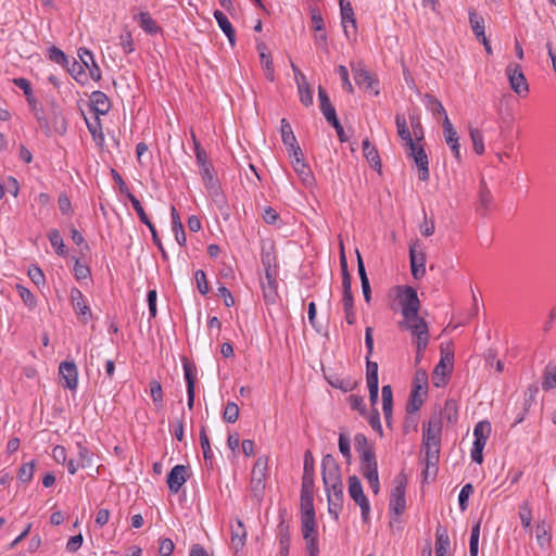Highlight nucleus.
<instances>
[{
	"label": "nucleus",
	"instance_id": "obj_1",
	"mask_svg": "<svg viewBox=\"0 0 556 556\" xmlns=\"http://www.w3.org/2000/svg\"><path fill=\"white\" fill-rule=\"evenodd\" d=\"M318 99L320 102V110H321L326 121L336 129L339 140L341 142H346L348 137H346L344 129L337 116L336 109L332 105L327 91L321 86L318 87Z\"/></svg>",
	"mask_w": 556,
	"mask_h": 556
},
{
	"label": "nucleus",
	"instance_id": "obj_2",
	"mask_svg": "<svg viewBox=\"0 0 556 556\" xmlns=\"http://www.w3.org/2000/svg\"><path fill=\"white\" fill-rule=\"evenodd\" d=\"M406 484L407 478L403 472L395 477L394 486L392 488L390 493L389 509L390 513H393L396 516L404 514L406 509Z\"/></svg>",
	"mask_w": 556,
	"mask_h": 556
},
{
	"label": "nucleus",
	"instance_id": "obj_3",
	"mask_svg": "<svg viewBox=\"0 0 556 556\" xmlns=\"http://www.w3.org/2000/svg\"><path fill=\"white\" fill-rule=\"evenodd\" d=\"M200 174L210 197L216 203L218 208L223 211L224 207L227 206V203L225 200V195L220 189V184L216 177L213 165L200 169Z\"/></svg>",
	"mask_w": 556,
	"mask_h": 556
},
{
	"label": "nucleus",
	"instance_id": "obj_4",
	"mask_svg": "<svg viewBox=\"0 0 556 556\" xmlns=\"http://www.w3.org/2000/svg\"><path fill=\"white\" fill-rule=\"evenodd\" d=\"M454 353L448 348L441 346V358L432 372V383L437 388L444 387L447 383L446 377L453 370Z\"/></svg>",
	"mask_w": 556,
	"mask_h": 556
},
{
	"label": "nucleus",
	"instance_id": "obj_5",
	"mask_svg": "<svg viewBox=\"0 0 556 556\" xmlns=\"http://www.w3.org/2000/svg\"><path fill=\"white\" fill-rule=\"evenodd\" d=\"M267 467L268 458L266 456H260L252 469L251 490L257 502H261L264 495Z\"/></svg>",
	"mask_w": 556,
	"mask_h": 556
},
{
	"label": "nucleus",
	"instance_id": "obj_6",
	"mask_svg": "<svg viewBox=\"0 0 556 556\" xmlns=\"http://www.w3.org/2000/svg\"><path fill=\"white\" fill-rule=\"evenodd\" d=\"M13 84L21 88L24 91V94L26 96L27 102L30 106V110L37 119L41 130L48 131V125L45 122V111L43 108L40 105L39 101L33 96V89L30 86V83L23 77L14 78Z\"/></svg>",
	"mask_w": 556,
	"mask_h": 556
},
{
	"label": "nucleus",
	"instance_id": "obj_7",
	"mask_svg": "<svg viewBox=\"0 0 556 556\" xmlns=\"http://www.w3.org/2000/svg\"><path fill=\"white\" fill-rule=\"evenodd\" d=\"M45 122L48 125V131L42 130L48 137L53 134L64 135L67 129L65 117L62 113L61 108L55 101L50 102L49 116L45 115Z\"/></svg>",
	"mask_w": 556,
	"mask_h": 556
},
{
	"label": "nucleus",
	"instance_id": "obj_8",
	"mask_svg": "<svg viewBox=\"0 0 556 556\" xmlns=\"http://www.w3.org/2000/svg\"><path fill=\"white\" fill-rule=\"evenodd\" d=\"M409 262L412 275L415 279H420L426 274V254L422 243L416 239L409 244Z\"/></svg>",
	"mask_w": 556,
	"mask_h": 556
},
{
	"label": "nucleus",
	"instance_id": "obj_9",
	"mask_svg": "<svg viewBox=\"0 0 556 556\" xmlns=\"http://www.w3.org/2000/svg\"><path fill=\"white\" fill-rule=\"evenodd\" d=\"M349 494L351 498L361 507L364 522L368 521L370 505L367 496L364 494L363 485L357 476L349 478Z\"/></svg>",
	"mask_w": 556,
	"mask_h": 556
},
{
	"label": "nucleus",
	"instance_id": "obj_10",
	"mask_svg": "<svg viewBox=\"0 0 556 556\" xmlns=\"http://www.w3.org/2000/svg\"><path fill=\"white\" fill-rule=\"evenodd\" d=\"M397 296L403 316L415 315L419 312L420 301L417 291L413 287H402Z\"/></svg>",
	"mask_w": 556,
	"mask_h": 556
},
{
	"label": "nucleus",
	"instance_id": "obj_11",
	"mask_svg": "<svg viewBox=\"0 0 556 556\" xmlns=\"http://www.w3.org/2000/svg\"><path fill=\"white\" fill-rule=\"evenodd\" d=\"M343 488L342 480H339L338 483L330 482L328 485H325L328 492V511L336 520L339 518V513L342 509L344 497Z\"/></svg>",
	"mask_w": 556,
	"mask_h": 556
},
{
	"label": "nucleus",
	"instance_id": "obj_12",
	"mask_svg": "<svg viewBox=\"0 0 556 556\" xmlns=\"http://www.w3.org/2000/svg\"><path fill=\"white\" fill-rule=\"evenodd\" d=\"M506 74L510 88L520 97L526 96L529 91V85L523 75L522 68L517 63H509L506 67Z\"/></svg>",
	"mask_w": 556,
	"mask_h": 556
},
{
	"label": "nucleus",
	"instance_id": "obj_13",
	"mask_svg": "<svg viewBox=\"0 0 556 556\" xmlns=\"http://www.w3.org/2000/svg\"><path fill=\"white\" fill-rule=\"evenodd\" d=\"M441 430V417L438 414H433L428 424H424L422 446H440Z\"/></svg>",
	"mask_w": 556,
	"mask_h": 556
},
{
	"label": "nucleus",
	"instance_id": "obj_14",
	"mask_svg": "<svg viewBox=\"0 0 556 556\" xmlns=\"http://www.w3.org/2000/svg\"><path fill=\"white\" fill-rule=\"evenodd\" d=\"M352 72L356 85L366 91H372L375 96L379 94V89L377 88L379 84L378 80L362 63H357L356 65L352 64Z\"/></svg>",
	"mask_w": 556,
	"mask_h": 556
},
{
	"label": "nucleus",
	"instance_id": "obj_15",
	"mask_svg": "<svg viewBox=\"0 0 556 556\" xmlns=\"http://www.w3.org/2000/svg\"><path fill=\"white\" fill-rule=\"evenodd\" d=\"M407 156L412 157L418 167V177L421 181L429 179V161L428 155L422 146L414 143L413 147H408Z\"/></svg>",
	"mask_w": 556,
	"mask_h": 556
},
{
	"label": "nucleus",
	"instance_id": "obj_16",
	"mask_svg": "<svg viewBox=\"0 0 556 556\" xmlns=\"http://www.w3.org/2000/svg\"><path fill=\"white\" fill-rule=\"evenodd\" d=\"M321 476L324 485L342 480L340 466L331 454L325 455L321 460Z\"/></svg>",
	"mask_w": 556,
	"mask_h": 556
},
{
	"label": "nucleus",
	"instance_id": "obj_17",
	"mask_svg": "<svg viewBox=\"0 0 556 556\" xmlns=\"http://www.w3.org/2000/svg\"><path fill=\"white\" fill-rule=\"evenodd\" d=\"M189 478V467L176 465L167 475V485L172 493L176 494Z\"/></svg>",
	"mask_w": 556,
	"mask_h": 556
},
{
	"label": "nucleus",
	"instance_id": "obj_18",
	"mask_svg": "<svg viewBox=\"0 0 556 556\" xmlns=\"http://www.w3.org/2000/svg\"><path fill=\"white\" fill-rule=\"evenodd\" d=\"M443 136H444V139H445V142L447 143V146L450 147V149L452 150L455 159L460 162V144H459V136L456 131V129L454 128V126L452 125L450 118L447 117V115H445V118L443 119Z\"/></svg>",
	"mask_w": 556,
	"mask_h": 556
},
{
	"label": "nucleus",
	"instance_id": "obj_19",
	"mask_svg": "<svg viewBox=\"0 0 556 556\" xmlns=\"http://www.w3.org/2000/svg\"><path fill=\"white\" fill-rule=\"evenodd\" d=\"M339 4L341 9V20L345 36L348 38L351 36L350 26L352 28V35L355 36L356 18L351 2L349 0H339Z\"/></svg>",
	"mask_w": 556,
	"mask_h": 556
},
{
	"label": "nucleus",
	"instance_id": "obj_20",
	"mask_svg": "<svg viewBox=\"0 0 556 556\" xmlns=\"http://www.w3.org/2000/svg\"><path fill=\"white\" fill-rule=\"evenodd\" d=\"M71 301H72L73 308L77 313L79 319L84 324H87L88 320L92 317V314H91L89 306L85 303L83 292L77 288H72Z\"/></svg>",
	"mask_w": 556,
	"mask_h": 556
},
{
	"label": "nucleus",
	"instance_id": "obj_21",
	"mask_svg": "<svg viewBox=\"0 0 556 556\" xmlns=\"http://www.w3.org/2000/svg\"><path fill=\"white\" fill-rule=\"evenodd\" d=\"M59 374L64 382V388L75 390L78 383L77 367L74 362H62L59 366Z\"/></svg>",
	"mask_w": 556,
	"mask_h": 556
},
{
	"label": "nucleus",
	"instance_id": "obj_22",
	"mask_svg": "<svg viewBox=\"0 0 556 556\" xmlns=\"http://www.w3.org/2000/svg\"><path fill=\"white\" fill-rule=\"evenodd\" d=\"M403 317L404 320L400 323V327L409 330L413 336L422 334V332L429 330L427 321L418 313Z\"/></svg>",
	"mask_w": 556,
	"mask_h": 556
},
{
	"label": "nucleus",
	"instance_id": "obj_23",
	"mask_svg": "<svg viewBox=\"0 0 556 556\" xmlns=\"http://www.w3.org/2000/svg\"><path fill=\"white\" fill-rule=\"evenodd\" d=\"M91 110L97 115H105L111 109V102L108 96L102 91H93L90 96Z\"/></svg>",
	"mask_w": 556,
	"mask_h": 556
},
{
	"label": "nucleus",
	"instance_id": "obj_24",
	"mask_svg": "<svg viewBox=\"0 0 556 556\" xmlns=\"http://www.w3.org/2000/svg\"><path fill=\"white\" fill-rule=\"evenodd\" d=\"M363 153L366 157L367 162L370 164V166L377 170L378 173H381V159L379 155L378 150L372 146L368 138L364 139L362 142Z\"/></svg>",
	"mask_w": 556,
	"mask_h": 556
},
{
	"label": "nucleus",
	"instance_id": "obj_25",
	"mask_svg": "<svg viewBox=\"0 0 556 556\" xmlns=\"http://www.w3.org/2000/svg\"><path fill=\"white\" fill-rule=\"evenodd\" d=\"M277 273L265 274V280H262L263 294L266 302L275 303L277 299Z\"/></svg>",
	"mask_w": 556,
	"mask_h": 556
},
{
	"label": "nucleus",
	"instance_id": "obj_26",
	"mask_svg": "<svg viewBox=\"0 0 556 556\" xmlns=\"http://www.w3.org/2000/svg\"><path fill=\"white\" fill-rule=\"evenodd\" d=\"M291 164L293 166V169L298 174L299 178L301 179L302 184L305 187H313L315 184V177L307 165L305 161H291Z\"/></svg>",
	"mask_w": 556,
	"mask_h": 556
},
{
	"label": "nucleus",
	"instance_id": "obj_27",
	"mask_svg": "<svg viewBox=\"0 0 556 556\" xmlns=\"http://www.w3.org/2000/svg\"><path fill=\"white\" fill-rule=\"evenodd\" d=\"M382 412L388 427L392 425L393 394L390 384L383 386L382 390Z\"/></svg>",
	"mask_w": 556,
	"mask_h": 556
},
{
	"label": "nucleus",
	"instance_id": "obj_28",
	"mask_svg": "<svg viewBox=\"0 0 556 556\" xmlns=\"http://www.w3.org/2000/svg\"><path fill=\"white\" fill-rule=\"evenodd\" d=\"M135 20L139 23L140 27L149 35H156L162 31V28L152 18L149 12L142 11L135 15Z\"/></svg>",
	"mask_w": 556,
	"mask_h": 556
},
{
	"label": "nucleus",
	"instance_id": "obj_29",
	"mask_svg": "<svg viewBox=\"0 0 556 556\" xmlns=\"http://www.w3.org/2000/svg\"><path fill=\"white\" fill-rule=\"evenodd\" d=\"M214 17L220 27V29L224 31V34L227 36L229 43L231 47H235L236 45V31L229 22L228 17L219 10H216L214 12Z\"/></svg>",
	"mask_w": 556,
	"mask_h": 556
},
{
	"label": "nucleus",
	"instance_id": "obj_30",
	"mask_svg": "<svg viewBox=\"0 0 556 556\" xmlns=\"http://www.w3.org/2000/svg\"><path fill=\"white\" fill-rule=\"evenodd\" d=\"M450 538L446 529L438 527L435 532V556H448Z\"/></svg>",
	"mask_w": 556,
	"mask_h": 556
},
{
	"label": "nucleus",
	"instance_id": "obj_31",
	"mask_svg": "<svg viewBox=\"0 0 556 556\" xmlns=\"http://www.w3.org/2000/svg\"><path fill=\"white\" fill-rule=\"evenodd\" d=\"M170 214H172V228H173V232L175 233V239L180 247H185L186 241H187L186 232H185L182 223L180 220L179 214L174 206L170 210Z\"/></svg>",
	"mask_w": 556,
	"mask_h": 556
},
{
	"label": "nucleus",
	"instance_id": "obj_32",
	"mask_svg": "<svg viewBox=\"0 0 556 556\" xmlns=\"http://www.w3.org/2000/svg\"><path fill=\"white\" fill-rule=\"evenodd\" d=\"M278 535H279V545H280L279 554H280V556H288L291 539H290L289 525H287L283 520H281L278 526Z\"/></svg>",
	"mask_w": 556,
	"mask_h": 556
},
{
	"label": "nucleus",
	"instance_id": "obj_33",
	"mask_svg": "<svg viewBox=\"0 0 556 556\" xmlns=\"http://www.w3.org/2000/svg\"><path fill=\"white\" fill-rule=\"evenodd\" d=\"M439 416L441 417V420L445 419L451 425L456 424L458 419V406L456 401L453 399L446 400Z\"/></svg>",
	"mask_w": 556,
	"mask_h": 556
},
{
	"label": "nucleus",
	"instance_id": "obj_34",
	"mask_svg": "<svg viewBox=\"0 0 556 556\" xmlns=\"http://www.w3.org/2000/svg\"><path fill=\"white\" fill-rule=\"evenodd\" d=\"M298 89L302 104L311 106L313 104V91L305 75H301V78L298 77Z\"/></svg>",
	"mask_w": 556,
	"mask_h": 556
},
{
	"label": "nucleus",
	"instance_id": "obj_35",
	"mask_svg": "<svg viewBox=\"0 0 556 556\" xmlns=\"http://www.w3.org/2000/svg\"><path fill=\"white\" fill-rule=\"evenodd\" d=\"M491 433V424L486 420L479 421L473 429L475 441L473 443H480L481 446H485L486 440Z\"/></svg>",
	"mask_w": 556,
	"mask_h": 556
},
{
	"label": "nucleus",
	"instance_id": "obj_36",
	"mask_svg": "<svg viewBox=\"0 0 556 556\" xmlns=\"http://www.w3.org/2000/svg\"><path fill=\"white\" fill-rule=\"evenodd\" d=\"M469 23L478 40L485 36L484 18L481 15H479L475 10H469Z\"/></svg>",
	"mask_w": 556,
	"mask_h": 556
},
{
	"label": "nucleus",
	"instance_id": "obj_37",
	"mask_svg": "<svg viewBox=\"0 0 556 556\" xmlns=\"http://www.w3.org/2000/svg\"><path fill=\"white\" fill-rule=\"evenodd\" d=\"M395 124L397 127V134L400 138L405 142V146L413 147L414 143H416L413 138L412 134L407 127L406 119L402 115H396L395 117Z\"/></svg>",
	"mask_w": 556,
	"mask_h": 556
},
{
	"label": "nucleus",
	"instance_id": "obj_38",
	"mask_svg": "<svg viewBox=\"0 0 556 556\" xmlns=\"http://www.w3.org/2000/svg\"><path fill=\"white\" fill-rule=\"evenodd\" d=\"M182 367L187 383V391L195 390V372L197 367L187 357H182Z\"/></svg>",
	"mask_w": 556,
	"mask_h": 556
},
{
	"label": "nucleus",
	"instance_id": "obj_39",
	"mask_svg": "<svg viewBox=\"0 0 556 556\" xmlns=\"http://www.w3.org/2000/svg\"><path fill=\"white\" fill-rule=\"evenodd\" d=\"M200 443H201V447L203 451V456H204L206 466L212 469L213 468V462H212L213 453H212L208 437L206 434L205 427H202L200 430Z\"/></svg>",
	"mask_w": 556,
	"mask_h": 556
},
{
	"label": "nucleus",
	"instance_id": "obj_40",
	"mask_svg": "<svg viewBox=\"0 0 556 556\" xmlns=\"http://www.w3.org/2000/svg\"><path fill=\"white\" fill-rule=\"evenodd\" d=\"M280 132L281 140L286 147H294V144L298 143L292 127L286 118L281 119Z\"/></svg>",
	"mask_w": 556,
	"mask_h": 556
},
{
	"label": "nucleus",
	"instance_id": "obj_41",
	"mask_svg": "<svg viewBox=\"0 0 556 556\" xmlns=\"http://www.w3.org/2000/svg\"><path fill=\"white\" fill-rule=\"evenodd\" d=\"M492 193L490 191V189L488 188L484 180H481L480 182V190H479V205H480V208H482L484 212L483 214H485L491 205V202H492Z\"/></svg>",
	"mask_w": 556,
	"mask_h": 556
},
{
	"label": "nucleus",
	"instance_id": "obj_42",
	"mask_svg": "<svg viewBox=\"0 0 556 556\" xmlns=\"http://www.w3.org/2000/svg\"><path fill=\"white\" fill-rule=\"evenodd\" d=\"M535 536H536L538 544L542 548H546L547 546L551 545V535L548 533L546 523L544 521L539 522L536 525Z\"/></svg>",
	"mask_w": 556,
	"mask_h": 556
},
{
	"label": "nucleus",
	"instance_id": "obj_43",
	"mask_svg": "<svg viewBox=\"0 0 556 556\" xmlns=\"http://www.w3.org/2000/svg\"><path fill=\"white\" fill-rule=\"evenodd\" d=\"M150 393L156 409L163 408V389L162 384L157 380H152L150 382Z\"/></svg>",
	"mask_w": 556,
	"mask_h": 556
},
{
	"label": "nucleus",
	"instance_id": "obj_44",
	"mask_svg": "<svg viewBox=\"0 0 556 556\" xmlns=\"http://www.w3.org/2000/svg\"><path fill=\"white\" fill-rule=\"evenodd\" d=\"M302 533L304 540L316 538V519L314 517H301Z\"/></svg>",
	"mask_w": 556,
	"mask_h": 556
},
{
	"label": "nucleus",
	"instance_id": "obj_45",
	"mask_svg": "<svg viewBox=\"0 0 556 556\" xmlns=\"http://www.w3.org/2000/svg\"><path fill=\"white\" fill-rule=\"evenodd\" d=\"M261 260H262V264L265 269V274L277 273L276 271V267H277L276 256H275L274 252L271 251V249L270 250L263 249Z\"/></svg>",
	"mask_w": 556,
	"mask_h": 556
},
{
	"label": "nucleus",
	"instance_id": "obj_46",
	"mask_svg": "<svg viewBox=\"0 0 556 556\" xmlns=\"http://www.w3.org/2000/svg\"><path fill=\"white\" fill-rule=\"evenodd\" d=\"M48 238L51 245L55 249L58 255L63 256L66 254L65 245L59 230L52 229L49 232Z\"/></svg>",
	"mask_w": 556,
	"mask_h": 556
},
{
	"label": "nucleus",
	"instance_id": "obj_47",
	"mask_svg": "<svg viewBox=\"0 0 556 556\" xmlns=\"http://www.w3.org/2000/svg\"><path fill=\"white\" fill-rule=\"evenodd\" d=\"M420 391L412 390L407 404H406V413L414 414L421 407L424 400L419 393Z\"/></svg>",
	"mask_w": 556,
	"mask_h": 556
},
{
	"label": "nucleus",
	"instance_id": "obj_48",
	"mask_svg": "<svg viewBox=\"0 0 556 556\" xmlns=\"http://www.w3.org/2000/svg\"><path fill=\"white\" fill-rule=\"evenodd\" d=\"M301 517H314V495L301 494Z\"/></svg>",
	"mask_w": 556,
	"mask_h": 556
},
{
	"label": "nucleus",
	"instance_id": "obj_49",
	"mask_svg": "<svg viewBox=\"0 0 556 556\" xmlns=\"http://www.w3.org/2000/svg\"><path fill=\"white\" fill-rule=\"evenodd\" d=\"M469 135L472 141L473 150L481 155L484 152V143L482 132L478 128L470 127Z\"/></svg>",
	"mask_w": 556,
	"mask_h": 556
},
{
	"label": "nucleus",
	"instance_id": "obj_50",
	"mask_svg": "<svg viewBox=\"0 0 556 556\" xmlns=\"http://www.w3.org/2000/svg\"><path fill=\"white\" fill-rule=\"evenodd\" d=\"M262 67L265 72V76L269 81H274L275 79V71H274V64L270 53H264L262 52V55H260Z\"/></svg>",
	"mask_w": 556,
	"mask_h": 556
},
{
	"label": "nucleus",
	"instance_id": "obj_51",
	"mask_svg": "<svg viewBox=\"0 0 556 556\" xmlns=\"http://www.w3.org/2000/svg\"><path fill=\"white\" fill-rule=\"evenodd\" d=\"M245 535H247L245 528H244L242 521L238 519L237 527L232 528V530H231V541L237 547L243 546Z\"/></svg>",
	"mask_w": 556,
	"mask_h": 556
},
{
	"label": "nucleus",
	"instance_id": "obj_52",
	"mask_svg": "<svg viewBox=\"0 0 556 556\" xmlns=\"http://www.w3.org/2000/svg\"><path fill=\"white\" fill-rule=\"evenodd\" d=\"M480 523L479 520L471 529L470 541H469V555L478 556L479 549V535H480Z\"/></svg>",
	"mask_w": 556,
	"mask_h": 556
},
{
	"label": "nucleus",
	"instance_id": "obj_53",
	"mask_svg": "<svg viewBox=\"0 0 556 556\" xmlns=\"http://www.w3.org/2000/svg\"><path fill=\"white\" fill-rule=\"evenodd\" d=\"M78 448V466L79 467H89L92 465V453L83 444H77Z\"/></svg>",
	"mask_w": 556,
	"mask_h": 556
},
{
	"label": "nucleus",
	"instance_id": "obj_54",
	"mask_svg": "<svg viewBox=\"0 0 556 556\" xmlns=\"http://www.w3.org/2000/svg\"><path fill=\"white\" fill-rule=\"evenodd\" d=\"M225 421L233 424L239 418V406L235 402H228L223 414Z\"/></svg>",
	"mask_w": 556,
	"mask_h": 556
},
{
	"label": "nucleus",
	"instance_id": "obj_55",
	"mask_svg": "<svg viewBox=\"0 0 556 556\" xmlns=\"http://www.w3.org/2000/svg\"><path fill=\"white\" fill-rule=\"evenodd\" d=\"M366 379L367 383L379 382L378 364L370 361L369 355H366Z\"/></svg>",
	"mask_w": 556,
	"mask_h": 556
},
{
	"label": "nucleus",
	"instance_id": "obj_56",
	"mask_svg": "<svg viewBox=\"0 0 556 556\" xmlns=\"http://www.w3.org/2000/svg\"><path fill=\"white\" fill-rule=\"evenodd\" d=\"M348 401L352 409L357 410L362 416L367 415V407L363 396L352 394L349 396Z\"/></svg>",
	"mask_w": 556,
	"mask_h": 556
},
{
	"label": "nucleus",
	"instance_id": "obj_57",
	"mask_svg": "<svg viewBox=\"0 0 556 556\" xmlns=\"http://www.w3.org/2000/svg\"><path fill=\"white\" fill-rule=\"evenodd\" d=\"M425 448V460L427 464V467H434V465L438 466L439 462V453H440V446H422Z\"/></svg>",
	"mask_w": 556,
	"mask_h": 556
},
{
	"label": "nucleus",
	"instance_id": "obj_58",
	"mask_svg": "<svg viewBox=\"0 0 556 556\" xmlns=\"http://www.w3.org/2000/svg\"><path fill=\"white\" fill-rule=\"evenodd\" d=\"M519 517L525 529H531L532 511L528 502H523L519 508Z\"/></svg>",
	"mask_w": 556,
	"mask_h": 556
},
{
	"label": "nucleus",
	"instance_id": "obj_59",
	"mask_svg": "<svg viewBox=\"0 0 556 556\" xmlns=\"http://www.w3.org/2000/svg\"><path fill=\"white\" fill-rule=\"evenodd\" d=\"M49 59L62 66H68L70 63L66 54L55 46L49 49Z\"/></svg>",
	"mask_w": 556,
	"mask_h": 556
},
{
	"label": "nucleus",
	"instance_id": "obj_60",
	"mask_svg": "<svg viewBox=\"0 0 556 556\" xmlns=\"http://www.w3.org/2000/svg\"><path fill=\"white\" fill-rule=\"evenodd\" d=\"M16 289L24 304L30 309L34 308L37 304L34 294L27 288L21 285H17Z\"/></svg>",
	"mask_w": 556,
	"mask_h": 556
},
{
	"label": "nucleus",
	"instance_id": "obj_61",
	"mask_svg": "<svg viewBox=\"0 0 556 556\" xmlns=\"http://www.w3.org/2000/svg\"><path fill=\"white\" fill-rule=\"evenodd\" d=\"M427 387H428L427 372L424 369H418L415 374L413 390H417V391L425 390V392H426Z\"/></svg>",
	"mask_w": 556,
	"mask_h": 556
},
{
	"label": "nucleus",
	"instance_id": "obj_62",
	"mask_svg": "<svg viewBox=\"0 0 556 556\" xmlns=\"http://www.w3.org/2000/svg\"><path fill=\"white\" fill-rule=\"evenodd\" d=\"M473 493V486L471 483L465 484L459 493L458 503L460 510L465 511L468 507V498Z\"/></svg>",
	"mask_w": 556,
	"mask_h": 556
},
{
	"label": "nucleus",
	"instance_id": "obj_63",
	"mask_svg": "<svg viewBox=\"0 0 556 556\" xmlns=\"http://www.w3.org/2000/svg\"><path fill=\"white\" fill-rule=\"evenodd\" d=\"M427 106L433 112V114L446 115L445 109L442 103L432 94H426Z\"/></svg>",
	"mask_w": 556,
	"mask_h": 556
},
{
	"label": "nucleus",
	"instance_id": "obj_64",
	"mask_svg": "<svg viewBox=\"0 0 556 556\" xmlns=\"http://www.w3.org/2000/svg\"><path fill=\"white\" fill-rule=\"evenodd\" d=\"M194 277H195L197 287H198L199 292L203 295L207 294L210 291V288H208L205 273L202 269H199L195 271Z\"/></svg>",
	"mask_w": 556,
	"mask_h": 556
}]
</instances>
